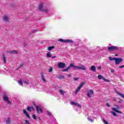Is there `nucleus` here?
Returning <instances> with one entry per match:
<instances>
[{"mask_svg":"<svg viewBox=\"0 0 124 124\" xmlns=\"http://www.w3.org/2000/svg\"><path fill=\"white\" fill-rule=\"evenodd\" d=\"M55 58H56V56H52V59H55Z\"/></svg>","mask_w":124,"mask_h":124,"instance_id":"obj_45","label":"nucleus"},{"mask_svg":"<svg viewBox=\"0 0 124 124\" xmlns=\"http://www.w3.org/2000/svg\"><path fill=\"white\" fill-rule=\"evenodd\" d=\"M68 67L69 68V69H70V68H71V67H73L74 68H77V66H75L72 63H70V65Z\"/></svg>","mask_w":124,"mask_h":124,"instance_id":"obj_18","label":"nucleus"},{"mask_svg":"<svg viewBox=\"0 0 124 124\" xmlns=\"http://www.w3.org/2000/svg\"><path fill=\"white\" fill-rule=\"evenodd\" d=\"M59 92L62 95H64V93H65V91H63L62 90L59 91Z\"/></svg>","mask_w":124,"mask_h":124,"instance_id":"obj_22","label":"nucleus"},{"mask_svg":"<svg viewBox=\"0 0 124 124\" xmlns=\"http://www.w3.org/2000/svg\"><path fill=\"white\" fill-rule=\"evenodd\" d=\"M53 71V68L50 67V68L48 69V72H52Z\"/></svg>","mask_w":124,"mask_h":124,"instance_id":"obj_30","label":"nucleus"},{"mask_svg":"<svg viewBox=\"0 0 124 124\" xmlns=\"http://www.w3.org/2000/svg\"><path fill=\"white\" fill-rule=\"evenodd\" d=\"M77 68L78 69H80V70H86L87 69L86 66L83 64H81L80 66H77Z\"/></svg>","mask_w":124,"mask_h":124,"instance_id":"obj_9","label":"nucleus"},{"mask_svg":"<svg viewBox=\"0 0 124 124\" xmlns=\"http://www.w3.org/2000/svg\"><path fill=\"white\" fill-rule=\"evenodd\" d=\"M3 21L4 22H8L9 21V17L7 16H4L3 17Z\"/></svg>","mask_w":124,"mask_h":124,"instance_id":"obj_13","label":"nucleus"},{"mask_svg":"<svg viewBox=\"0 0 124 124\" xmlns=\"http://www.w3.org/2000/svg\"><path fill=\"white\" fill-rule=\"evenodd\" d=\"M40 75H41L42 80H43V81L45 83H46V79H45V77H44V75H43V73L41 72V74H40Z\"/></svg>","mask_w":124,"mask_h":124,"instance_id":"obj_14","label":"nucleus"},{"mask_svg":"<svg viewBox=\"0 0 124 124\" xmlns=\"http://www.w3.org/2000/svg\"><path fill=\"white\" fill-rule=\"evenodd\" d=\"M69 69H70L68 67L67 68L63 69L62 70V72H63V71H68V70H69Z\"/></svg>","mask_w":124,"mask_h":124,"instance_id":"obj_29","label":"nucleus"},{"mask_svg":"<svg viewBox=\"0 0 124 124\" xmlns=\"http://www.w3.org/2000/svg\"><path fill=\"white\" fill-rule=\"evenodd\" d=\"M6 124H10V120L9 119V118H7V121H6Z\"/></svg>","mask_w":124,"mask_h":124,"instance_id":"obj_27","label":"nucleus"},{"mask_svg":"<svg viewBox=\"0 0 124 124\" xmlns=\"http://www.w3.org/2000/svg\"><path fill=\"white\" fill-rule=\"evenodd\" d=\"M103 123L104 124H109L108 122H107L105 119H104Z\"/></svg>","mask_w":124,"mask_h":124,"instance_id":"obj_31","label":"nucleus"},{"mask_svg":"<svg viewBox=\"0 0 124 124\" xmlns=\"http://www.w3.org/2000/svg\"><path fill=\"white\" fill-rule=\"evenodd\" d=\"M14 54H18V51H17V50H14Z\"/></svg>","mask_w":124,"mask_h":124,"instance_id":"obj_35","label":"nucleus"},{"mask_svg":"<svg viewBox=\"0 0 124 124\" xmlns=\"http://www.w3.org/2000/svg\"><path fill=\"white\" fill-rule=\"evenodd\" d=\"M111 114L114 116V117H118V115L114 111H111Z\"/></svg>","mask_w":124,"mask_h":124,"instance_id":"obj_26","label":"nucleus"},{"mask_svg":"<svg viewBox=\"0 0 124 124\" xmlns=\"http://www.w3.org/2000/svg\"><path fill=\"white\" fill-rule=\"evenodd\" d=\"M59 79H63L64 78V77L63 76H60L59 78Z\"/></svg>","mask_w":124,"mask_h":124,"instance_id":"obj_32","label":"nucleus"},{"mask_svg":"<svg viewBox=\"0 0 124 124\" xmlns=\"http://www.w3.org/2000/svg\"><path fill=\"white\" fill-rule=\"evenodd\" d=\"M97 69L100 70L101 69V66H99L97 67Z\"/></svg>","mask_w":124,"mask_h":124,"instance_id":"obj_41","label":"nucleus"},{"mask_svg":"<svg viewBox=\"0 0 124 124\" xmlns=\"http://www.w3.org/2000/svg\"><path fill=\"white\" fill-rule=\"evenodd\" d=\"M18 84L19 85H20V86H23V82L22 81V80L19 79L18 81Z\"/></svg>","mask_w":124,"mask_h":124,"instance_id":"obj_24","label":"nucleus"},{"mask_svg":"<svg viewBox=\"0 0 124 124\" xmlns=\"http://www.w3.org/2000/svg\"><path fill=\"white\" fill-rule=\"evenodd\" d=\"M71 104L72 105H74L75 106H77L78 107V108H82V106H81V105H79L78 103L71 102Z\"/></svg>","mask_w":124,"mask_h":124,"instance_id":"obj_11","label":"nucleus"},{"mask_svg":"<svg viewBox=\"0 0 124 124\" xmlns=\"http://www.w3.org/2000/svg\"><path fill=\"white\" fill-rule=\"evenodd\" d=\"M92 94H93V90H89L87 92V95H88L89 97H92L91 95H92Z\"/></svg>","mask_w":124,"mask_h":124,"instance_id":"obj_10","label":"nucleus"},{"mask_svg":"<svg viewBox=\"0 0 124 124\" xmlns=\"http://www.w3.org/2000/svg\"><path fill=\"white\" fill-rule=\"evenodd\" d=\"M112 110L114 111L115 112H116V113H118L119 114H122L123 112L122 111L117 110V108H112Z\"/></svg>","mask_w":124,"mask_h":124,"instance_id":"obj_15","label":"nucleus"},{"mask_svg":"<svg viewBox=\"0 0 124 124\" xmlns=\"http://www.w3.org/2000/svg\"><path fill=\"white\" fill-rule=\"evenodd\" d=\"M25 122H26L25 124H30V122H29V121H28L27 120H25Z\"/></svg>","mask_w":124,"mask_h":124,"instance_id":"obj_34","label":"nucleus"},{"mask_svg":"<svg viewBox=\"0 0 124 124\" xmlns=\"http://www.w3.org/2000/svg\"><path fill=\"white\" fill-rule=\"evenodd\" d=\"M58 66L59 68H64V67H65V63L60 62L58 64Z\"/></svg>","mask_w":124,"mask_h":124,"instance_id":"obj_8","label":"nucleus"},{"mask_svg":"<svg viewBox=\"0 0 124 124\" xmlns=\"http://www.w3.org/2000/svg\"><path fill=\"white\" fill-rule=\"evenodd\" d=\"M46 114L49 117H51V116H52V114H51V112H50V111H46Z\"/></svg>","mask_w":124,"mask_h":124,"instance_id":"obj_25","label":"nucleus"},{"mask_svg":"<svg viewBox=\"0 0 124 124\" xmlns=\"http://www.w3.org/2000/svg\"><path fill=\"white\" fill-rule=\"evenodd\" d=\"M107 106H108V107H110V104H109L108 103H107Z\"/></svg>","mask_w":124,"mask_h":124,"instance_id":"obj_43","label":"nucleus"},{"mask_svg":"<svg viewBox=\"0 0 124 124\" xmlns=\"http://www.w3.org/2000/svg\"><path fill=\"white\" fill-rule=\"evenodd\" d=\"M110 45H111V44H109V46H110Z\"/></svg>","mask_w":124,"mask_h":124,"instance_id":"obj_49","label":"nucleus"},{"mask_svg":"<svg viewBox=\"0 0 124 124\" xmlns=\"http://www.w3.org/2000/svg\"><path fill=\"white\" fill-rule=\"evenodd\" d=\"M24 84H26V85H28L29 82L28 81H24Z\"/></svg>","mask_w":124,"mask_h":124,"instance_id":"obj_36","label":"nucleus"},{"mask_svg":"<svg viewBox=\"0 0 124 124\" xmlns=\"http://www.w3.org/2000/svg\"><path fill=\"white\" fill-rule=\"evenodd\" d=\"M59 41L61 42H64L65 43H74V42L71 40H63L62 39H60L59 40Z\"/></svg>","mask_w":124,"mask_h":124,"instance_id":"obj_5","label":"nucleus"},{"mask_svg":"<svg viewBox=\"0 0 124 124\" xmlns=\"http://www.w3.org/2000/svg\"><path fill=\"white\" fill-rule=\"evenodd\" d=\"M98 78L99 80H101V79H102V80H104V81H105V82H110V80L105 78L103 76H102V75H99L98 76Z\"/></svg>","mask_w":124,"mask_h":124,"instance_id":"obj_6","label":"nucleus"},{"mask_svg":"<svg viewBox=\"0 0 124 124\" xmlns=\"http://www.w3.org/2000/svg\"><path fill=\"white\" fill-rule=\"evenodd\" d=\"M9 53H10L11 54H13V53H14V50L11 51L9 52Z\"/></svg>","mask_w":124,"mask_h":124,"instance_id":"obj_39","label":"nucleus"},{"mask_svg":"<svg viewBox=\"0 0 124 124\" xmlns=\"http://www.w3.org/2000/svg\"><path fill=\"white\" fill-rule=\"evenodd\" d=\"M78 79H79V78H74V81H77V80H78Z\"/></svg>","mask_w":124,"mask_h":124,"instance_id":"obj_38","label":"nucleus"},{"mask_svg":"<svg viewBox=\"0 0 124 124\" xmlns=\"http://www.w3.org/2000/svg\"><path fill=\"white\" fill-rule=\"evenodd\" d=\"M2 98L4 101H6L8 104H11V101L9 100V98L5 94L2 95Z\"/></svg>","mask_w":124,"mask_h":124,"instance_id":"obj_4","label":"nucleus"},{"mask_svg":"<svg viewBox=\"0 0 124 124\" xmlns=\"http://www.w3.org/2000/svg\"><path fill=\"white\" fill-rule=\"evenodd\" d=\"M91 70H92V71H93V72H95V71H96V68H95V66H92Z\"/></svg>","mask_w":124,"mask_h":124,"instance_id":"obj_19","label":"nucleus"},{"mask_svg":"<svg viewBox=\"0 0 124 124\" xmlns=\"http://www.w3.org/2000/svg\"><path fill=\"white\" fill-rule=\"evenodd\" d=\"M68 77H71V75H68Z\"/></svg>","mask_w":124,"mask_h":124,"instance_id":"obj_47","label":"nucleus"},{"mask_svg":"<svg viewBox=\"0 0 124 124\" xmlns=\"http://www.w3.org/2000/svg\"><path fill=\"white\" fill-rule=\"evenodd\" d=\"M109 61H115V64L116 65H119L123 62L122 58H117L115 57L112 58V57H109Z\"/></svg>","mask_w":124,"mask_h":124,"instance_id":"obj_2","label":"nucleus"},{"mask_svg":"<svg viewBox=\"0 0 124 124\" xmlns=\"http://www.w3.org/2000/svg\"><path fill=\"white\" fill-rule=\"evenodd\" d=\"M110 71L112 73H113V72H115V70H114V69H111L110 70Z\"/></svg>","mask_w":124,"mask_h":124,"instance_id":"obj_37","label":"nucleus"},{"mask_svg":"<svg viewBox=\"0 0 124 124\" xmlns=\"http://www.w3.org/2000/svg\"><path fill=\"white\" fill-rule=\"evenodd\" d=\"M55 48V46H49L47 48V50L48 51H51V50H53V49Z\"/></svg>","mask_w":124,"mask_h":124,"instance_id":"obj_21","label":"nucleus"},{"mask_svg":"<svg viewBox=\"0 0 124 124\" xmlns=\"http://www.w3.org/2000/svg\"><path fill=\"white\" fill-rule=\"evenodd\" d=\"M36 109L37 111V113L38 114H41V113H43L42 108H39V107L36 106Z\"/></svg>","mask_w":124,"mask_h":124,"instance_id":"obj_12","label":"nucleus"},{"mask_svg":"<svg viewBox=\"0 0 124 124\" xmlns=\"http://www.w3.org/2000/svg\"><path fill=\"white\" fill-rule=\"evenodd\" d=\"M88 121H89V122H91V123H93V119L91 118L90 117L88 118Z\"/></svg>","mask_w":124,"mask_h":124,"instance_id":"obj_28","label":"nucleus"},{"mask_svg":"<svg viewBox=\"0 0 124 124\" xmlns=\"http://www.w3.org/2000/svg\"><path fill=\"white\" fill-rule=\"evenodd\" d=\"M23 65H24V63L21 64L20 66H19V68L22 67V66H23Z\"/></svg>","mask_w":124,"mask_h":124,"instance_id":"obj_42","label":"nucleus"},{"mask_svg":"<svg viewBox=\"0 0 124 124\" xmlns=\"http://www.w3.org/2000/svg\"><path fill=\"white\" fill-rule=\"evenodd\" d=\"M32 118H33V119H34V120H36V119H37L36 116L34 114L33 115Z\"/></svg>","mask_w":124,"mask_h":124,"instance_id":"obj_33","label":"nucleus"},{"mask_svg":"<svg viewBox=\"0 0 124 124\" xmlns=\"http://www.w3.org/2000/svg\"><path fill=\"white\" fill-rule=\"evenodd\" d=\"M85 84V82H82L79 85V86L78 87V89H77L75 93H77L80 90L83 88V86H84Z\"/></svg>","mask_w":124,"mask_h":124,"instance_id":"obj_7","label":"nucleus"},{"mask_svg":"<svg viewBox=\"0 0 124 124\" xmlns=\"http://www.w3.org/2000/svg\"><path fill=\"white\" fill-rule=\"evenodd\" d=\"M35 31H36V30H33V31H32V33H34V32H35Z\"/></svg>","mask_w":124,"mask_h":124,"instance_id":"obj_44","label":"nucleus"},{"mask_svg":"<svg viewBox=\"0 0 124 124\" xmlns=\"http://www.w3.org/2000/svg\"><path fill=\"white\" fill-rule=\"evenodd\" d=\"M51 57H52V53H51V52H48L46 54V57L47 58H51Z\"/></svg>","mask_w":124,"mask_h":124,"instance_id":"obj_20","label":"nucleus"},{"mask_svg":"<svg viewBox=\"0 0 124 124\" xmlns=\"http://www.w3.org/2000/svg\"><path fill=\"white\" fill-rule=\"evenodd\" d=\"M120 47L117 46H111L108 47V50L109 51H119Z\"/></svg>","mask_w":124,"mask_h":124,"instance_id":"obj_3","label":"nucleus"},{"mask_svg":"<svg viewBox=\"0 0 124 124\" xmlns=\"http://www.w3.org/2000/svg\"><path fill=\"white\" fill-rule=\"evenodd\" d=\"M116 57H118V54H115Z\"/></svg>","mask_w":124,"mask_h":124,"instance_id":"obj_48","label":"nucleus"},{"mask_svg":"<svg viewBox=\"0 0 124 124\" xmlns=\"http://www.w3.org/2000/svg\"><path fill=\"white\" fill-rule=\"evenodd\" d=\"M23 45L24 47H26V43H24Z\"/></svg>","mask_w":124,"mask_h":124,"instance_id":"obj_46","label":"nucleus"},{"mask_svg":"<svg viewBox=\"0 0 124 124\" xmlns=\"http://www.w3.org/2000/svg\"><path fill=\"white\" fill-rule=\"evenodd\" d=\"M31 110L32 111L34 110V108H33V107L31 106V107H28L27 108V111H29V112H31Z\"/></svg>","mask_w":124,"mask_h":124,"instance_id":"obj_16","label":"nucleus"},{"mask_svg":"<svg viewBox=\"0 0 124 124\" xmlns=\"http://www.w3.org/2000/svg\"><path fill=\"white\" fill-rule=\"evenodd\" d=\"M124 67V65H122V66H119L120 68H123Z\"/></svg>","mask_w":124,"mask_h":124,"instance_id":"obj_40","label":"nucleus"},{"mask_svg":"<svg viewBox=\"0 0 124 124\" xmlns=\"http://www.w3.org/2000/svg\"><path fill=\"white\" fill-rule=\"evenodd\" d=\"M23 113H24V114H25V115H26V117H27V118H28V119H30V115H29L28 114V112H27V110L24 109L23 110Z\"/></svg>","mask_w":124,"mask_h":124,"instance_id":"obj_17","label":"nucleus"},{"mask_svg":"<svg viewBox=\"0 0 124 124\" xmlns=\"http://www.w3.org/2000/svg\"><path fill=\"white\" fill-rule=\"evenodd\" d=\"M2 59L4 63H5V62H6V57H5L4 55H3Z\"/></svg>","mask_w":124,"mask_h":124,"instance_id":"obj_23","label":"nucleus"},{"mask_svg":"<svg viewBox=\"0 0 124 124\" xmlns=\"http://www.w3.org/2000/svg\"><path fill=\"white\" fill-rule=\"evenodd\" d=\"M39 11H42L45 13H49L51 11V9L48 6V5L45 2L40 3L38 7Z\"/></svg>","mask_w":124,"mask_h":124,"instance_id":"obj_1","label":"nucleus"}]
</instances>
